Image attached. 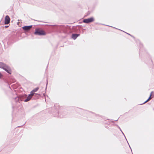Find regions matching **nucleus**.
<instances>
[{
	"label": "nucleus",
	"instance_id": "f257e3e1",
	"mask_svg": "<svg viewBox=\"0 0 154 154\" xmlns=\"http://www.w3.org/2000/svg\"><path fill=\"white\" fill-rule=\"evenodd\" d=\"M35 34L39 35H44L46 34L45 32L43 30H40L38 29H36L34 32Z\"/></svg>",
	"mask_w": 154,
	"mask_h": 154
},
{
	"label": "nucleus",
	"instance_id": "f03ea898",
	"mask_svg": "<svg viewBox=\"0 0 154 154\" xmlns=\"http://www.w3.org/2000/svg\"><path fill=\"white\" fill-rule=\"evenodd\" d=\"M94 19L93 17H91L88 19H85L83 20V22L87 23H88L94 21Z\"/></svg>",
	"mask_w": 154,
	"mask_h": 154
},
{
	"label": "nucleus",
	"instance_id": "7ed1b4c3",
	"mask_svg": "<svg viewBox=\"0 0 154 154\" xmlns=\"http://www.w3.org/2000/svg\"><path fill=\"white\" fill-rule=\"evenodd\" d=\"M10 19L8 15H6L5 19V24H8L10 22Z\"/></svg>",
	"mask_w": 154,
	"mask_h": 154
},
{
	"label": "nucleus",
	"instance_id": "20e7f679",
	"mask_svg": "<svg viewBox=\"0 0 154 154\" xmlns=\"http://www.w3.org/2000/svg\"><path fill=\"white\" fill-rule=\"evenodd\" d=\"M32 27V25L26 26L22 27V29L25 31L29 30Z\"/></svg>",
	"mask_w": 154,
	"mask_h": 154
},
{
	"label": "nucleus",
	"instance_id": "39448f33",
	"mask_svg": "<svg viewBox=\"0 0 154 154\" xmlns=\"http://www.w3.org/2000/svg\"><path fill=\"white\" fill-rule=\"evenodd\" d=\"M5 71L7 72L8 73L11 74V69L10 67L8 66V65L7 67L4 69Z\"/></svg>",
	"mask_w": 154,
	"mask_h": 154
},
{
	"label": "nucleus",
	"instance_id": "423d86ee",
	"mask_svg": "<svg viewBox=\"0 0 154 154\" xmlns=\"http://www.w3.org/2000/svg\"><path fill=\"white\" fill-rule=\"evenodd\" d=\"M8 65L4 63H3L2 62H0V68H2L3 69H4Z\"/></svg>",
	"mask_w": 154,
	"mask_h": 154
},
{
	"label": "nucleus",
	"instance_id": "0eeeda50",
	"mask_svg": "<svg viewBox=\"0 0 154 154\" xmlns=\"http://www.w3.org/2000/svg\"><path fill=\"white\" fill-rule=\"evenodd\" d=\"M80 35L79 34H73L72 35V38L74 40L76 39Z\"/></svg>",
	"mask_w": 154,
	"mask_h": 154
},
{
	"label": "nucleus",
	"instance_id": "6e6552de",
	"mask_svg": "<svg viewBox=\"0 0 154 154\" xmlns=\"http://www.w3.org/2000/svg\"><path fill=\"white\" fill-rule=\"evenodd\" d=\"M32 97V96H30V95H29L24 100V102H27Z\"/></svg>",
	"mask_w": 154,
	"mask_h": 154
},
{
	"label": "nucleus",
	"instance_id": "1a4fd4ad",
	"mask_svg": "<svg viewBox=\"0 0 154 154\" xmlns=\"http://www.w3.org/2000/svg\"><path fill=\"white\" fill-rule=\"evenodd\" d=\"M152 92H151L150 94V96H149V98L147 99V100H146L145 102H144L142 104H141V105H142V104H143L146 103L151 98V96H152Z\"/></svg>",
	"mask_w": 154,
	"mask_h": 154
},
{
	"label": "nucleus",
	"instance_id": "9d476101",
	"mask_svg": "<svg viewBox=\"0 0 154 154\" xmlns=\"http://www.w3.org/2000/svg\"><path fill=\"white\" fill-rule=\"evenodd\" d=\"M88 113H89V114L93 116H96V114H95L94 113H93L91 112H88Z\"/></svg>",
	"mask_w": 154,
	"mask_h": 154
},
{
	"label": "nucleus",
	"instance_id": "9b49d317",
	"mask_svg": "<svg viewBox=\"0 0 154 154\" xmlns=\"http://www.w3.org/2000/svg\"><path fill=\"white\" fill-rule=\"evenodd\" d=\"M39 89V88L38 87H37V88H35L32 91L34 92H36L37 91H38V90Z\"/></svg>",
	"mask_w": 154,
	"mask_h": 154
},
{
	"label": "nucleus",
	"instance_id": "f8f14e48",
	"mask_svg": "<svg viewBox=\"0 0 154 154\" xmlns=\"http://www.w3.org/2000/svg\"><path fill=\"white\" fill-rule=\"evenodd\" d=\"M35 94V92L32 90L30 94L29 95H30V96H32V95H33Z\"/></svg>",
	"mask_w": 154,
	"mask_h": 154
},
{
	"label": "nucleus",
	"instance_id": "ddd939ff",
	"mask_svg": "<svg viewBox=\"0 0 154 154\" xmlns=\"http://www.w3.org/2000/svg\"><path fill=\"white\" fill-rule=\"evenodd\" d=\"M48 84V80H47V84H46V87L45 90H46V89H47V86Z\"/></svg>",
	"mask_w": 154,
	"mask_h": 154
},
{
	"label": "nucleus",
	"instance_id": "4468645a",
	"mask_svg": "<svg viewBox=\"0 0 154 154\" xmlns=\"http://www.w3.org/2000/svg\"><path fill=\"white\" fill-rule=\"evenodd\" d=\"M121 131V132H122V134H123L124 135V137H125V138L127 140V139H126V137H125V135H124V133L122 131Z\"/></svg>",
	"mask_w": 154,
	"mask_h": 154
},
{
	"label": "nucleus",
	"instance_id": "2eb2a0df",
	"mask_svg": "<svg viewBox=\"0 0 154 154\" xmlns=\"http://www.w3.org/2000/svg\"><path fill=\"white\" fill-rule=\"evenodd\" d=\"M127 33V34H128V35H130V36H131V37H133V38L134 37L133 36H132V35H130V34H129V33Z\"/></svg>",
	"mask_w": 154,
	"mask_h": 154
},
{
	"label": "nucleus",
	"instance_id": "dca6fc26",
	"mask_svg": "<svg viewBox=\"0 0 154 154\" xmlns=\"http://www.w3.org/2000/svg\"><path fill=\"white\" fill-rule=\"evenodd\" d=\"M127 33V34H128V35H130V36H131V37H133V38L134 37L133 36H132V35H130V34H129V33Z\"/></svg>",
	"mask_w": 154,
	"mask_h": 154
},
{
	"label": "nucleus",
	"instance_id": "f3484780",
	"mask_svg": "<svg viewBox=\"0 0 154 154\" xmlns=\"http://www.w3.org/2000/svg\"><path fill=\"white\" fill-rule=\"evenodd\" d=\"M2 76V75L1 74V73L0 72V78H1V77Z\"/></svg>",
	"mask_w": 154,
	"mask_h": 154
},
{
	"label": "nucleus",
	"instance_id": "a211bd4d",
	"mask_svg": "<svg viewBox=\"0 0 154 154\" xmlns=\"http://www.w3.org/2000/svg\"><path fill=\"white\" fill-rule=\"evenodd\" d=\"M118 128H119V129L120 130V131H122V130H121V128H120V127L119 126H118Z\"/></svg>",
	"mask_w": 154,
	"mask_h": 154
},
{
	"label": "nucleus",
	"instance_id": "6ab92c4d",
	"mask_svg": "<svg viewBox=\"0 0 154 154\" xmlns=\"http://www.w3.org/2000/svg\"><path fill=\"white\" fill-rule=\"evenodd\" d=\"M8 26H5V27H6V28H7V27H8Z\"/></svg>",
	"mask_w": 154,
	"mask_h": 154
},
{
	"label": "nucleus",
	"instance_id": "aec40b11",
	"mask_svg": "<svg viewBox=\"0 0 154 154\" xmlns=\"http://www.w3.org/2000/svg\"><path fill=\"white\" fill-rule=\"evenodd\" d=\"M102 25H105V26H108V25H106L103 24H102Z\"/></svg>",
	"mask_w": 154,
	"mask_h": 154
},
{
	"label": "nucleus",
	"instance_id": "412c9836",
	"mask_svg": "<svg viewBox=\"0 0 154 154\" xmlns=\"http://www.w3.org/2000/svg\"><path fill=\"white\" fill-rule=\"evenodd\" d=\"M17 127L20 128V127H21V126H17Z\"/></svg>",
	"mask_w": 154,
	"mask_h": 154
},
{
	"label": "nucleus",
	"instance_id": "4be33fe9",
	"mask_svg": "<svg viewBox=\"0 0 154 154\" xmlns=\"http://www.w3.org/2000/svg\"><path fill=\"white\" fill-rule=\"evenodd\" d=\"M110 26V27H112V28H113V27H112V26Z\"/></svg>",
	"mask_w": 154,
	"mask_h": 154
},
{
	"label": "nucleus",
	"instance_id": "5701e85b",
	"mask_svg": "<svg viewBox=\"0 0 154 154\" xmlns=\"http://www.w3.org/2000/svg\"><path fill=\"white\" fill-rule=\"evenodd\" d=\"M117 120H118V119H117L116 120H115V121H117Z\"/></svg>",
	"mask_w": 154,
	"mask_h": 154
},
{
	"label": "nucleus",
	"instance_id": "b1692460",
	"mask_svg": "<svg viewBox=\"0 0 154 154\" xmlns=\"http://www.w3.org/2000/svg\"><path fill=\"white\" fill-rule=\"evenodd\" d=\"M127 143H128V144H129L128 142H127Z\"/></svg>",
	"mask_w": 154,
	"mask_h": 154
},
{
	"label": "nucleus",
	"instance_id": "393cba45",
	"mask_svg": "<svg viewBox=\"0 0 154 154\" xmlns=\"http://www.w3.org/2000/svg\"><path fill=\"white\" fill-rule=\"evenodd\" d=\"M127 143H128V144H129L128 142H127Z\"/></svg>",
	"mask_w": 154,
	"mask_h": 154
},
{
	"label": "nucleus",
	"instance_id": "a878e982",
	"mask_svg": "<svg viewBox=\"0 0 154 154\" xmlns=\"http://www.w3.org/2000/svg\"><path fill=\"white\" fill-rule=\"evenodd\" d=\"M127 143H128V144H129L128 142H127Z\"/></svg>",
	"mask_w": 154,
	"mask_h": 154
}]
</instances>
